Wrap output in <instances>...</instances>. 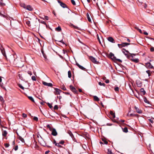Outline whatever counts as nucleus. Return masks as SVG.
Instances as JSON below:
<instances>
[{"instance_id": "f257e3e1", "label": "nucleus", "mask_w": 154, "mask_h": 154, "mask_svg": "<svg viewBox=\"0 0 154 154\" xmlns=\"http://www.w3.org/2000/svg\"><path fill=\"white\" fill-rule=\"evenodd\" d=\"M122 51L123 53L125 55L127 58L128 59H131V57L133 58V56L130 55L128 54L129 53V52L128 51L126 50L125 49H123L122 50Z\"/></svg>"}, {"instance_id": "f03ea898", "label": "nucleus", "mask_w": 154, "mask_h": 154, "mask_svg": "<svg viewBox=\"0 0 154 154\" xmlns=\"http://www.w3.org/2000/svg\"><path fill=\"white\" fill-rule=\"evenodd\" d=\"M130 44L128 43L123 42L121 44H118V45L119 48H121L122 47H125L126 46L129 45Z\"/></svg>"}, {"instance_id": "7ed1b4c3", "label": "nucleus", "mask_w": 154, "mask_h": 154, "mask_svg": "<svg viewBox=\"0 0 154 154\" xmlns=\"http://www.w3.org/2000/svg\"><path fill=\"white\" fill-rule=\"evenodd\" d=\"M0 49L1 51V52L3 55L6 58L7 57L5 54V49L3 47L2 45L0 47Z\"/></svg>"}, {"instance_id": "20e7f679", "label": "nucleus", "mask_w": 154, "mask_h": 154, "mask_svg": "<svg viewBox=\"0 0 154 154\" xmlns=\"http://www.w3.org/2000/svg\"><path fill=\"white\" fill-rule=\"evenodd\" d=\"M54 89L55 90V91H54V93L55 95L60 94V93L62 91L60 90L57 88H54Z\"/></svg>"}, {"instance_id": "39448f33", "label": "nucleus", "mask_w": 154, "mask_h": 154, "mask_svg": "<svg viewBox=\"0 0 154 154\" xmlns=\"http://www.w3.org/2000/svg\"><path fill=\"white\" fill-rule=\"evenodd\" d=\"M89 59L94 63L97 64L98 63V62L96 60V59L92 56H90L89 57Z\"/></svg>"}, {"instance_id": "423d86ee", "label": "nucleus", "mask_w": 154, "mask_h": 154, "mask_svg": "<svg viewBox=\"0 0 154 154\" xmlns=\"http://www.w3.org/2000/svg\"><path fill=\"white\" fill-rule=\"evenodd\" d=\"M58 2L60 4V5L63 8H67V6L64 3L61 2L60 0H58Z\"/></svg>"}, {"instance_id": "0eeeda50", "label": "nucleus", "mask_w": 154, "mask_h": 154, "mask_svg": "<svg viewBox=\"0 0 154 154\" xmlns=\"http://www.w3.org/2000/svg\"><path fill=\"white\" fill-rule=\"evenodd\" d=\"M42 84L45 85L49 87H52L53 86V85L51 83H48L47 82L42 81Z\"/></svg>"}, {"instance_id": "6e6552de", "label": "nucleus", "mask_w": 154, "mask_h": 154, "mask_svg": "<svg viewBox=\"0 0 154 154\" xmlns=\"http://www.w3.org/2000/svg\"><path fill=\"white\" fill-rule=\"evenodd\" d=\"M146 67L148 68H152L153 67L152 66L150 62H148L146 63Z\"/></svg>"}, {"instance_id": "1a4fd4ad", "label": "nucleus", "mask_w": 154, "mask_h": 154, "mask_svg": "<svg viewBox=\"0 0 154 154\" xmlns=\"http://www.w3.org/2000/svg\"><path fill=\"white\" fill-rule=\"evenodd\" d=\"M51 131H52L51 134L53 135L56 136L57 135V132L55 129L53 128Z\"/></svg>"}, {"instance_id": "9d476101", "label": "nucleus", "mask_w": 154, "mask_h": 154, "mask_svg": "<svg viewBox=\"0 0 154 154\" xmlns=\"http://www.w3.org/2000/svg\"><path fill=\"white\" fill-rule=\"evenodd\" d=\"M76 64L80 69L83 70H85L86 69L82 66L80 65L78 63H76Z\"/></svg>"}, {"instance_id": "9b49d317", "label": "nucleus", "mask_w": 154, "mask_h": 154, "mask_svg": "<svg viewBox=\"0 0 154 154\" xmlns=\"http://www.w3.org/2000/svg\"><path fill=\"white\" fill-rule=\"evenodd\" d=\"M70 88L71 90L74 93H76L77 92L75 88L72 85L70 86Z\"/></svg>"}, {"instance_id": "f8f14e48", "label": "nucleus", "mask_w": 154, "mask_h": 154, "mask_svg": "<svg viewBox=\"0 0 154 154\" xmlns=\"http://www.w3.org/2000/svg\"><path fill=\"white\" fill-rule=\"evenodd\" d=\"M107 40L110 42L114 43L115 42V41L113 38L111 37H109L108 38Z\"/></svg>"}, {"instance_id": "ddd939ff", "label": "nucleus", "mask_w": 154, "mask_h": 154, "mask_svg": "<svg viewBox=\"0 0 154 154\" xmlns=\"http://www.w3.org/2000/svg\"><path fill=\"white\" fill-rule=\"evenodd\" d=\"M109 56L112 59L114 60L116 59V57L114 56V55L112 52H110L109 54Z\"/></svg>"}, {"instance_id": "4468645a", "label": "nucleus", "mask_w": 154, "mask_h": 154, "mask_svg": "<svg viewBox=\"0 0 154 154\" xmlns=\"http://www.w3.org/2000/svg\"><path fill=\"white\" fill-rule=\"evenodd\" d=\"M134 108L137 113L139 114L142 113V111L139 108L136 106H135Z\"/></svg>"}, {"instance_id": "2eb2a0df", "label": "nucleus", "mask_w": 154, "mask_h": 154, "mask_svg": "<svg viewBox=\"0 0 154 154\" xmlns=\"http://www.w3.org/2000/svg\"><path fill=\"white\" fill-rule=\"evenodd\" d=\"M26 9L29 11H32L33 10L32 8L30 5L27 6Z\"/></svg>"}, {"instance_id": "dca6fc26", "label": "nucleus", "mask_w": 154, "mask_h": 154, "mask_svg": "<svg viewBox=\"0 0 154 154\" xmlns=\"http://www.w3.org/2000/svg\"><path fill=\"white\" fill-rule=\"evenodd\" d=\"M136 83L138 86L140 87L141 85L142 82L139 80H137L136 81Z\"/></svg>"}, {"instance_id": "f3484780", "label": "nucleus", "mask_w": 154, "mask_h": 154, "mask_svg": "<svg viewBox=\"0 0 154 154\" xmlns=\"http://www.w3.org/2000/svg\"><path fill=\"white\" fill-rule=\"evenodd\" d=\"M7 134H8L7 132L5 130L4 131L2 132V136L5 137H6Z\"/></svg>"}, {"instance_id": "a211bd4d", "label": "nucleus", "mask_w": 154, "mask_h": 154, "mask_svg": "<svg viewBox=\"0 0 154 154\" xmlns=\"http://www.w3.org/2000/svg\"><path fill=\"white\" fill-rule=\"evenodd\" d=\"M140 91L143 95H145L146 93V91L143 88H141L140 89Z\"/></svg>"}, {"instance_id": "6ab92c4d", "label": "nucleus", "mask_w": 154, "mask_h": 154, "mask_svg": "<svg viewBox=\"0 0 154 154\" xmlns=\"http://www.w3.org/2000/svg\"><path fill=\"white\" fill-rule=\"evenodd\" d=\"M18 63H20V64H21L19 65V64H18L17 65L18 67H23V62L22 61H19L18 62Z\"/></svg>"}, {"instance_id": "aec40b11", "label": "nucleus", "mask_w": 154, "mask_h": 154, "mask_svg": "<svg viewBox=\"0 0 154 154\" xmlns=\"http://www.w3.org/2000/svg\"><path fill=\"white\" fill-rule=\"evenodd\" d=\"M132 58H133L132 57V58L131 59V60L132 61L135 63H137L139 61V60L138 59H132Z\"/></svg>"}, {"instance_id": "412c9836", "label": "nucleus", "mask_w": 154, "mask_h": 154, "mask_svg": "<svg viewBox=\"0 0 154 154\" xmlns=\"http://www.w3.org/2000/svg\"><path fill=\"white\" fill-rule=\"evenodd\" d=\"M143 100L145 103L147 104H149V101L147 100L146 98V97H144Z\"/></svg>"}, {"instance_id": "4be33fe9", "label": "nucleus", "mask_w": 154, "mask_h": 154, "mask_svg": "<svg viewBox=\"0 0 154 154\" xmlns=\"http://www.w3.org/2000/svg\"><path fill=\"white\" fill-rule=\"evenodd\" d=\"M55 30L57 32H60L61 30V28L60 26H58L55 29Z\"/></svg>"}, {"instance_id": "5701e85b", "label": "nucleus", "mask_w": 154, "mask_h": 154, "mask_svg": "<svg viewBox=\"0 0 154 154\" xmlns=\"http://www.w3.org/2000/svg\"><path fill=\"white\" fill-rule=\"evenodd\" d=\"M0 4L2 6H4L5 5V4L4 3L3 0H0Z\"/></svg>"}, {"instance_id": "b1692460", "label": "nucleus", "mask_w": 154, "mask_h": 154, "mask_svg": "<svg viewBox=\"0 0 154 154\" xmlns=\"http://www.w3.org/2000/svg\"><path fill=\"white\" fill-rule=\"evenodd\" d=\"M102 141L103 142H100V143L104 144H107L108 142L105 140L103 139Z\"/></svg>"}, {"instance_id": "393cba45", "label": "nucleus", "mask_w": 154, "mask_h": 154, "mask_svg": "<svg viewBox=\"0 0 154 154\" xmlns=\"http://www.w3.org/2000/svg\"><path fill=\"white\" fill-rule=\"evenodd\" d=\"M110 114L112 116V117L114 118L115 117V113L112 111H110Z\"/></svg>"}, {"instance_id": "a878e982", "label": "nucleus", "mask_w": 154, "mask_h": 154, "mask_svg": "<svg viewBox=\"0 0 154 154\" xmlns=\"http://www.w3.org/2000/svg\"><path fill=\"white\" fill-rule=\"evenodd\" d=\"M128 116H138L137 114H134L131 113L130 114H129V113L128 114Z\"/></svg>"}, {"instance_id": "bb28decb", "label": "nucleus", "mask_w": 154, "mask_h": 154, "mask_svg": "<svg viewBox=\"0 0 154 154\" xmlns=\"http://www.w3.org/2000/svg\"><path fill=\"white\" fill-rule=\"evenodd\" d=\"M24 73V72H18V75L19 76V77H21V76H22L23 75V73Z\"/></svg>"}, {"instance_id": "cd10ccee", "label": "nucleus", "mask_w": 154, "mask_h": 154, "mask_svg": "<svg viewBox=\"0 0 154 154\" xmlns=\"http://www.w3.org/2000/svg\"><path fill=\"white\" fill-rule=\"evenodd\" d=\"M135 29H137L140 33H142V32L141 31V30L139 29L138 27H135Z\"/></svg>"}, {"instance_id": "c85d7f7f", "label": "nucleus", "mask_w": 154, "mask_h": 154, "mask_svg": "<svg viewBox=\"0 0 154 154\" xmlns=\"http://www.w3.org/2000/svg\"><path fill=\"white\" fill-rule=\"evenodd\" d=\"M28 98L33 102H34V100L33 98L31 96H28Z\"/></svg>"}, {"instance_id": "c756f323", "label": "nucleus", "mask_w": 154, "mask_h": 154, "mask_svg": "<svg viewBox=\"0 0 154 154\" xmlns=\"http://www.w3.org/2000/svg\"><path fill=\"white\" fill-rule=\"evenodd\" d=\"M94 99L95 100L98 101L99 100V98L96 96H94Z\"/></svg>"}, {"instance_id": "7c9ffc66", "label": "nucleus", "mask_w": 154, "mask_h": 154, "mask_svg": "<svg viewBox=\"0 0 154 154\" xmlns=\"http://www.w3.org/2000/svg\"><path fill=\"white\" fill-rule=\"evenodd\" d=\"M123 131L125 133H127L128 132V130L127 128H125L123 129Z\"/></svg>"}, {"instance_id": "2f4dec72", "label": "nucleus", "mask_w": 154, "mask_h": 154, "mask_svg": "<svg viewBox=\"0 0 154 154\" xmlns=\"http://www.w3.org/2000/svg\"><path fill=\"white\" fill-rule=\"evenodd\" d=\"M68 77H71L72 74H71V71H68Z\"/></svg>"}, {"instance_id": "473e14b6", "label": "nucleus", "mask_w": 154, "mask_h": 154, "mask_svg": "<svg viewBox=\"0 0 154 154\" xmlns=\"http://www.w3.org/2000/svg\"><path fill=\"white\" fill-rule=\"evenodd\" d=\"M107 153L108 154H113V153H112L111 150L110 149H108Z\"/></svg>"}, {"instance_id": "72a5a7b5", "label": "nucleus", "mask_w": 154, "mask_h": 154, "mask_svg": "<svg viewBox=\"0 0 154 154\" xmlns=\"http://www.w3.org/2000/svg\"><path fill=\"white\" fill-rule=\"evenodd\" d=\"M21 7H23L24 8L26 9V5L25 4L22 3L21 4Z\"/></svg>"}, {"instance_id": "f704fd0d", "label": "nucleus", "mask_w": 154, "mask_h": 154, "mask_svg": "<svg viewBox=\"0 0 154 154\" xmlns=\"http://www.w3.org/2000/svg\"><path fill=\"white\" fill-rule=\"evenodd\" d=\"M99 85L100 86H105V85L104 83H102L101 82H99Z\"/></svg>"}, {"instance_id": "c9c22d12", "label": "nucleus", "mask_w": 154, "mask_h": 154, "mask_svg": "<svg viewBox=\"0 0 154 154\" xmlns=\"http://www.w3.org/2000/svg\"><path fill=\"white\" fill-rule=\"evenodd\" d=\"M47 127L49 129V130L51 131L52 129H53L51 127V126H50V125H47Z\"/></svg>"}, {"instance_id": "e433bc0d", "label": "nucleus", "mask_w": 154, "mask_h": 154, "mask_svg": "<svg viewBox=\"0 0 154 154\" xmlns=\"http://www.w3.org/2000/svg\"><path fill=\"white\" fill-rule=\"evenodd\" d=\"M71 2L73 5H76V3L74 0H71Z\"/></svg>"}, {"instance_id": "4c0bfd02", "label": "nucleus", "mask_w": 154, "mask_h": 154, "mask_svg": "<svg viewBox=\"0 0 154 154\" xmlns=\"http://www.w3.org/2000/svg\"><path fill=\"white\" fill-rule=\"evenodd\" d=\"M87 18H88V21H89V22H91V19L89 17V14H87Z\"/></svg>"}, {"instance_id": "58836bf2", "label": "nucleus", "mask_w": 154, "mask_h": 154, "mask_svg": "<svg viewBox=\"0 0 154 154\" xmlns=\"http://www.w3.org/2000/svg\"><path fill=\"white\" fill-rule=\"evenodd\" d=\"M18 85L19 87L21 88L23 90L24 89V88L20 84H18Z\"/></svg>"}, {"instance_id": "ea45409f", "label": "nucleus", "mask_w": 154, "mask_h": 154, "mask_svg": "<svg viewBox=\"0 0 154 154\" xmlns=\"http://www.w3.org/2000/svg\"><path fill=\"white\" fill-rule=\"evenodd\" d=\"M40 22L42 23V24H45V25L46 26H47V24H46V23L44 21H41Z\"/></svg>"}, {"instance_id": "a19ab883", "label": "nucleus", "mask_w": 154, "mask_h": 154, "mask_svg": "<svg viewBox=\"0 0 154 154\" xmlns=\"http://www.w3.org/2000/svg\"><path fill=\"white\" fill-rule=\"evenodd\" d=\"M71 26H72L75 29H77L78 28V27L77 26L74 25L72 24H71Z\"/></svg>"}, {"instance_id": "79ce46f5", "label": "nucleus", "mask_w": 154, "mask_h": 154, "mask_svg": "<svg viewBox=\"0 0 154 154\" xmlns=\"http://www.w3.org/2000/svg\"><path fill=\"white\" fill-rule=\"evenodd\" d=\"M48 106H49V107L50 108H51L52 107V104H50L49 103H47Z\"/></svg>"}, {"instance_id": "37998d69", "label": "nucleus", "mask_w": 154, "mask_h": 154, "mask_svg": "<svg viewBox=\"0 0 154 154\" xmlns=\"http://www.w3.org/2000/svg\"><path fill=\"white\" fill-rule=\"evenodd\" d=\"M44 19L46 20H48L49 19V17L47 16H44Z\"/></svg>"}, {"instance_id": "c03bdc74", "label": "nucleus", "mask_w": 154, "mask_h": 154, "mask_svg": "<svg viewBox=\"0 0 154 154\" xmlns=\"http://www.w3.org/2000/svg\"><path fill=\"white\" fill-rule=\"evenodd\" d=\"M114 60H116L120 63H121L122 62V61L120 59H117L116 58V59Z\"/></svg>"}, {"instance_id": "a18cd8bd", "label": "nucleus", "mask_w": 154, "mask_h": 154, "mask_svg": "<svg viewBox=\"0 0 154 154\" xmlns=\"http://www.w3.org/2000/svg\"><path fill=\"white\" fill-rule=\"evenodd\" d=\"M114 90L115 91H118L119 90V88L118 87H116L115 88Z\"/></svg>"}, {"instance_id": "49530a36", "label": "nucleus", "mask_w": 154, "mask_h": 154, "mask_svg": "<svg viewBox=\"0 0 154 154\" xmlns=\"http://www.w3.org/2000/svg\"><path fill=\"white\" fill-rule=\"evenodd\" d=\"M33 119L36 121H37L38 120V118L36 117H34L33 118Z\"/></svg>"}, {"instance_id": "de8ad7c7", "label": "nucleus", "mask_w": 154, "mask_h": 154, "mask_svg": "<svg viewBox=\"0 0 154 154\" xmlns=\"http://www.w3.org/2000/svg\"><path fill=\"white\" fill-rule=\"evenodd\" d=\"M68 133L70 135V136L71 137H72V134L70 131H68Z\"/></svg>"}, {"instance_id": "09e8293b", "label": "nucleus", "mask_w": 154, "mask_h": 154, "mask_svg": "<svg viewBox=\"0 0 154 154\" xmlns=\"http://www.w3.org/2000/svg\"><path fill=\"white\" fill-rule=\"evenodd\" d=\"M0 100L2 101H4V99L3 98V97L0 96Z\"/></svg>"}, {"instance_id": "8fccbe9b", "label": "nucleus", "mask_w": 154, "mask_h": 154, "mask_svg": "<svg viewBox=\"0 0 154 154\" xmlns=\"http://www.w3.org/2000/svg\"><path fill=\"white\" fill-rule=\"evenodd\" d=\"M150 51L151 52H153L154 51V48L152 47L150 49Z\"/></svg>"}, {"instance_id": "3c124183", "label": "nucleus", "mask_w": 154, "mask_h": 154, "mask_svg": "<svg viewBox=\"0 0 154 154\" xmlns=\"http://www.w3.org/2000/svg\"><path fill=\"white\" fill-rule=\"evenodd\" d=\"M58 107L57 105H55L54 106V109H58Z\"/></svg>"}, {"instance_id": "603ef678", "label": "nucleus", "mask_w": 154, "mask_h": 154, "mask_svg": "<svg viewBox=\"0 0 154 154\" xmlns=\"http://www.w3.org/2000/svg\"><path fill=\"white\" fill-rule=\"evenodd\" d=\"M23 116L24 118H26L27 117V115L25 113L23 114Z\"/></svg>"}, {"instance_id": "864d4df0", "label": "nucleus", "mask_w": 154, "mask_h": 154, "mask_svg": "<svg viewBox=\"0 0 154 154\" xmlns=\"http://www.w3.org/2000/svg\"><path fill=\"white\" fill-rule=\"evenodd\" d=\"M5 146L6 147H8L9 146V145L8 143H6L5 144Z\"/></svg>"}, {"instance_id": "5fc2aeb1", "label": "nucleus", "mask_w": 154, "mask_h": 154, "mask_svg": "<svg viewBox=\"0 0 154 154\" xmlns=\"http://www.w3.org/2000/svg\"><path fill=\"white\" fill-rule=\"evenodd\" d=\"M28 73L30 75V76H31V75H32V72L31 71H29L28 72Z\"/></svg>"}, {"instance_id": "6e6d98bb", "label": "nucleus", "mask_w": 154, "mask_h": 154, "mask_svg": "<svg viewBox=\"0 0 154 154\" xmlns=\"http://www.w3.org/2000/svg\"><path fill=\"white\" fill-rule=\"evenodd\" d=\"M109 80L108 79H106L105 81L106 83H108L109 82Z\"/></svg>"}, {"instance_id": "4d7b16f0", "label": "nucleus", "mask_w": 154, "mask_h": 154, "mask_svg": "<svg viewBox=\"0 0 154 154\" xmlns=\"http://www.w3.org/2000/svg\"><path fill=\"white\" fill-rule=\"evenodd\" d=\"M18 149V146H15V147H14V149L15 150V151H16Z\"/></svg>"}, {"instance_id": "13d9d810", "label": "nucleus", "mask_w": 154, "mask_h": 154, "mask_svg": "<svg viewBox=\"0 0 154 154\" xmlns=\"http://www.w3.org/2000/svg\"><path fill=\"white\" fill-rule=\"evenodd\" d=\"M53 143L54 144L55 146H56V145H57V143H56V141L54 140V141H53Z\"/></svg>"}, {"instance_id": "bf43d9fd", "label": "nucleus", "mask_w": 154, "mask_h": 154, "mask_svg": "<svg viewBox=\"0 0 154 154\" xmlns=\"http://www.w3.org/2000/svg\"><path fill=\"white\" fill-rule=\"evenodd\" d=\"M64 143V142L63 141H61L59 142V143L61 144H63Z\"/></svg>"}, {"instance_id": "052dcab7", "label": "nucleus", "mask_w": 154, "mask_h": 154, "mask_svg": "<svg viewBox=\"0 0 154 154\" xmlns=\"http://www.w3.org/2000/svg\"><path fill=\"white\" fill-rule=\"evenodd\" d=\"M149 121L152 123H153V121L151 119H149Z\"/></svg>"}, {"instance_id": "680f3d73", "label": "nucleus", "mask_w": 154, "mask_h": 154, "mask_svg": "<svg viewBox=\"0 0 154 154\" xmlns=\"http://www.w3.org/2000/svg\"><path fill=\"white\" fill-rule=\"evenodd\" d=\"M40 103L42 105H44V103L43 101L40 102Z\"/></svg>"}, {"instance_id": "e2e57ef3", "label": "nucleus", "mask_w": 154, "mask_h": 154, "mask_svg": "<svg viewBox=\"0 0 154 154\" xmlns=\"http://www.w3.org/2000/svg\"><path fill=\"white\" fill-rule=\"evenodd\" d=\"M32 79L33 81H35L36 80V78H32Z\"/></svg>"}, {"instance_id": "0e129e2a", "label": "nucleus", "mask_w": 154, "mask_h": 154, "mask_svg": "<svg viewBox=\"0 0 154 154\" xmlns=\"http://www.w3.org/2000/svg\"><path fill=\"white\" fill-rule=\"evenodd\" d=\"M60 143H57V145H56V146H57L60 147L61 146H60Z\"/></svg>"}, {"instance_id": "69168bd1", "label": "nucleus", "mask_w": 154, "mask_h": 154, "mask_svg": "<svg viewBox=\"0 0 154 154\" xmlns=\"http://www.w3.org/2000/svg\"><path fill=\"white\" fill-rule=\"evenodd\" d=\"M143 34L145 35H148V33L146 32H143Z\"/></svg>"}, {"instance_id": "338daca9", "label": "nucleus", "mask_w": 154, "mask_h": 154, "mask_svg": "<svg viewBox=\"0 0 154 154\" xmlns=\"http://www.w3.org/2000/svg\"><path fill=\"white\" fill-rule=\"evenodd\" d=\"M62 89H63V90H66V88L64 86L63 87V88H62Z\"/></svg>"}, {"instance_id": "774afa93", "label": "nucleus", "mask_w": 154, "mask_h": 154, "mask_svg": "<svg viewBox=\"0 0 154 154\" xmlns=\"http://www.w3.org/2000/svg\"><path fill=\"white\" fill-rule=\"evenodd\" d=\"M49 152V151H47L45 152V154H47Z\"/></svg>"}]
</instances>
